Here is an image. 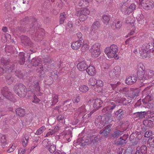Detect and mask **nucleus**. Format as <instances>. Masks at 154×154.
<instances>
[{"label":"nucleus","instance_id":"obj_1","mask_svg":"<svg viewBox=\"0 0 154 154\" xmlns=\"http://www.w3.org/2000/svg\"><path fill=\"white\" fill-rule=\"evenodd\" d=\"M154 76V71L147 69L143 72H139L138 73V78L139 80V82L141 83L140 86L144 85L146 82L145 81L150 79Z\"/></svg>","mask_w":154,"mask_h":154},{"label":"nucleus","instance_id":"obj_2","mask_svg":"<svg viewBox=\"0 0 154 154\" xmlns=\"http://www.w3.org/2000/svg\"><path fill=\"white\" fill-rule=\"evenodd\" d=\"M149 51L152 52H154V43H149L146 46L142 47L141 50H140V53L143 58H146L147 57Z\"/></svg>","mask_w":154,"mask_h":154},{"label":"nucleus","instance_id":"obj_3","mask_svg":"<svg viewBox=\"0 0 154 154\" xmlns=\"http://www.w3.org/2000/svg\"><path fill=\"white\" fill-rule=\"evenodd\" d=\"M13 90L15 93L20 97H24L26 94L25 86L21 84L15 85L14 87Z\"/></svg>","mask_w":154,"mask_h":154},{"label":"nucleus","instance_id":"obj_4","mask_svg":"<svg viewBox=\"0 0 154 154\" xmlns=\"http://www.w3.org/2000/svg\"><path fill=\"white\" fill-rule=\"evenodd\" d=\"M100 45L99 43H95L91 46L90 51L93 57L97 58L100 54L101 52L100 48Z\"/></svg>","mask_w":154,"mask_h":154},{"label":"nucleus","instance_id":"obj_5","mask_svg":"<svg viewBox=\"0 0 154 154\" xmlns=\"http://www.w3.org/2000/svg\"><path fill=\"white\" fill-rule=\"evenodd\" d=\"M151 92V90H149V88H145L143 91L142 94L143 95H147L142 100L144 104H147L153 100V97Z\"/></svg>","mask_w":154,"mask_h":154},{"label":"nucleus","instance_id":"obj_6","mask_svg":"<svg viewBox=\"0 0 154 154\" xmlns=\"http://www.w3.org/2000/svg\"><path fill=\"white\" fill-rule=\"evenodd\" d=\"M139 1L142 7L146 10H151L154 7V3L152 1L139 0Z\"/></svg>","mask_w":154,"mask_h":154},{"label":"nucleus","instance_id":"obj_7","mask_svg":"<svg viewBox=\"0 0 154 154\" xmlns=\"http://www.w3.org/2000/svg\"><path fill=\"white\" fill-rule=\"evenodd\" d=\"M113 93V94H112V97L116 99L115 100H114L124 105H126L129 103V102H127L125 98L124 97L121 98V97H120V95L119 93L116 91H114Z\"/></svg>","mask_w":154,"mask_h":154},{"label":"nucleus","instance_id":"obj_8","mask_svg":"<svg viewBox=\"0 0 154 154\" xmlns=\"http://www.w3.org/2000/svg\"><path fill=\"white\" fill-rule=\"evenodd\" d=\"M121 72V68L119 66H116L110 72L109 75L111 78H115L119 77Z\"/></svg>","mask_w":154,"mask_h":154},{"label":"nucleus","instance_id":"obj_9","mask_svg":"<svg viewBox=\"0 0 154 154\" xmlns=\"http://www.w3.org/2000/svg\"><path fill=\"white\" fill-rule=\"evenodd\" d=\"M104 53L109 59L114 58L115 60H118L119 58L118 54H116L112 51L110 50L107 47L105 48L104 50Z\"/></svg>","mask_w":154,"mask_h":154},{"label":"nucleus","instance_id":"obj_10","mask_svg":"<svg viewBox=\"0 0 154 154\" xmlns=\"http://www.w3.org/2000/svg\"><path fill=\"white\" fill-rule=\"evenodd\" d=\"M1 93L2 95L6 98L12 101V95L11 93L8 91V88L7 87L3 88L1 90Z\"/></svg>","mask_w":154,"mask_h":154},{"label":"nucleus","instance_id":"obj_11","mask_svg":"<svg viewBox=\"0 0 154 154\" xmlns=\"http://www.w3.org/2000/svg\"><path fill=\"white\" fill-rule=\"evenodd\" d=\"M104 85V83L101 80H96L95 86L94 88L95 91L98 92H100Z\"/></svg>","mask_w":154,"mask_h":154},{"label":"nucleus","instance_id":"obj_12","mask_svg":"<svg viewBox=\"0 0 154 154\" xmlns=\"http://www.w3.org/2000/svg\"><path fill=\"white\" fill-rule=\"evenodd\" d=\"M124 7V6L122 7V11L125 14L128 15L134 10L136 8V6L134 4H132L129 8H127L125 11H123L122 9Z\"/></svg>","mask_w":154,"mask_h":154},{"label":"nucleus","instance_id":"obj_13","mask_svg":"<svg viewBox=\"0 0 154 154\" xmlns=\"http://www.w3.org/2000/svg\"><path fill=\"white\" fill-rule=\"evenodd\" d=\"M86 71L89 75L91 76L94 75L96 73L95 68L92 65H90L87 67Z\"/></svg>","mask_w":154,"mask_h":154},{"label":"nucleus","instance_id":"obj_14","mask_svg":"<svg viewBox=\"0 0 154 154\" xmlns=\"http://www.w3.org/2000/svg\"><path fill=\"white\" fill-rule=\"evenodd\" d=\"M77 67L79 70L83 71L86 69L87 65L85 61H82L78 64Z\"/></svg>","mask_w":154,"mask_h":154},{"label":"nucleus","instance_id":"obj_15","mask_svg":"<svg viewBox=\"0 0 154 154\" xmlns=\"http://www.w3.org/2000/svg\"><path fill=\"white\" fill-rule=\"evenodd\" d=\"M110 126L108 125L104 129V130H101L100 132V134H102L105 137H107L110 131Z\"/></svg>","mask_w":154,"mask_h":154},{"label":"nucleus","instance_id":"obj_16","mask_svg":"<svg viewBox=\"0 0 154 154\" xmlns=\"http://www.w3.org/2000/svg\"><path fill=\"white\" fill-rule=\"evenodd\" d=\"M137 80V78L135 76H129L125 80V83L128 85H131L135 83Z\"/></svg>","mask_w":154,"mask_h":154},{"label":"nucleus","instance_id":"obj_17","mask_svg":"<svg viewBox=\"0 0 154 154\" xmlns=\"http://www.w3.org/2000/svg\"><path fill=\"white\" fill-rule=\"evenodd\" d=\"M82 43V42L80 41L74 42L72 44V48L74 50H77L81 47Z\"/></svg>","mask_w":154,"mask_h":154},{"label":"nucleus","instance_id":"obj_18","mask_svg":"<svg viewBox=\"0 0 154 154\" xmlns=\"http://www.w3.org/2000/svg\"><path fill=\"white\" fill-rule=\"evenodd\" d=\"M116 106L114 103H110V104L107 107L104 108L102 110V112H103L107 113L108 112H109L110 110L113 109L116 107Z\"/></svg>","mask_w":154,"mask_h":154},{"label":"nucleus","instance_id":"obj_19","mask_svg":"<svg viewBox=\"0 0 154 154\" xmlns=\"http://www.w3.org/2000/svg\"><path fill=\"white\" fill-rule=\"evenodd\" d=\"M77 143L81 146H84L87 143L89 144V139H87L85 140L82 138H80L78 139L77 140Z\"/></svg>","mask_w":154,"mask_h":154},{"label":"nucleus","instance_id":"obj_20","mask_svg":"<svg viewBox=\"0 0 154 154\" xmlns=\"http://www.w3.org/2000/svg\"><path fill=\"white\" fill-rule=\"evenodd\" d=\"M59 130V128L58 126H55L54 129L50 130L48 132L45 137H51V136L54 135L56 132L57 131Z\"/></svg>","mask_w":154,"mask_h":154},{"label":"nucleus","instance_id":"obj_21","mask_svg":"<svg viewBox=\"0 0 154 154\" xmlns=\"http://www.w3.org/2000/svg\"><path fill=\"white\" fill-rule=\"evenodd\" d=\"M90 12L89 9L88 8H83L81 10L79 11L75 15L78 16L79 13L83 14L87 16L90 14Z\"/></svg>","mask_w":154,"mask_h":154},{"label":"nucleus","instance_id":"obj_22","mask_svg":"<svg viewBox=\"0 0 154 154\" xmlns=\"http://www.w3.org/2000/svg\"><path fill=\"white\" fill-rule=\"evenodd\" d=\"M107 47L110 50L112 51L116 54H118L117 53L118 52L119 49L117 45L113 44Z\"/></svg>","mask_w":154,"mask_h":154},{"label":"nucleus","instance_id":"obj_23","mask_svg":"<svg viewBox=\"0 0 154 154\" xmlns=\"http://www.w3.org/2000/svg\"><path fill=\"white\" fill-rule=\"evenodd\" d=\"M85 108V106H83L79 108L78 109V114L83 116L82 118H84L85 114H86L87 112Z\"/></svg>","mask_w":154,"mask_h":154},{"label":"nucleus","instance_id":"obj_24","mask_svg":"<svg viewBox=\"0 0 154 154\" xmlns=\"http://www.w3.org/2000/svg\"><path fill=\"white\" fill-rule=\"evenodd\" d=\"M94 104L93 107L94 109H98L100 105L102 104V102L100 99H96L94 100Z\"/></svg>","mask_w":154,"mask_h":154},{"label":"nucleus","instance_id":"obj_25","mask_svg":"<svg viewBox=\"0 0 154 154\" xmlns=\"http://www.w3.org/2000/svg\"><path fill=\"white\" fill-rule=\"evenodd\" d=\"M135 22L134 20L130 17H127L125 19V22L128 26H133L134 25V23Z\"/></svg>","mask_w":154,"mask_h":154},{"label":"nucleus","instance_id":"obj_26","mask_svg":"<svg viewBox=\"0 0 154 154\" xmlns=\"http://www.w3.org/2000/svg\"><path fill=\"white\" fill-rule=\"evenodd\" d=\"M16 113L19 116L21 117L23 116L25 114V111L24 109L18 108L16 109Z\"/></svg>","mask_w":154,"mask_h":154},{"label":"nucleus","instance_id":"obj_27","mask_svg":"<svg viewBox=\"0 0 154 154\" xmlns=\"http://www.w3.org/2000/svg\"><path fill=\"white\" fill-rule=\"evenodd\" d=\"M137 75H138V73L139 72H143L145 71V67L143 64L142 63H139L137 66Z\"/></svg>","mask_w":154,"mask_h":154},{"label":"nucleus","instance_id":"obj_28","mask_svg":"<svg viewBox=\"0 0 154 154\" xmlns=\"http://www.w3.org/2000/svg\"><path fill=\"white\" fill-rule=\"evenodd\" d=\"M143 125L146 127L151 128L153 125V122L150 120H145L143 122Z\"/></svg>","mask_w":154,"mask_h":154},{"label":"nucleus","instance_id":"obj_29","mask_svg":"<svg viewBox=\"0 0 154 154\" xmlns=\"http://www.w3.org/2000/svg\"><path fill=\"white\" fill-rule=\"evenodd\" d=\"M40 58H33L31 61L32 64L34 66L38 65L40 63H41V61L40 60Z\"/></svg>","mask_w":154,"mask_h":154},{"label":"nucleus","instance_id":"obj_30","mask_svg":"<svg viewBox=\"0 0 154 154\" xmlns=\"http://www.w3.org/2000/svg\"><path fill=\"white\" fill-rule=\"evenodd\" d=\"M39 85V82H36V83L34 85V87L35 88V91L37 92V93H36V94L39 96H41L42 94L40 92V89Z\"/></svg>","mask_w":154,"mask_h":154},{"label":"nucleus","instance_id":"obj_31","mask_svg":"<svg viewBox=\"0 0 154 154\" xmlns=\"http://www.w3.org/2000/svg\"><path fill=\"white\" fill-rule=\"evenodd\" d=\"M99 25V23L98 22H94L91 27L90 30L91 31H94L97 30Z\"/></svg>","mask_w":154,"mask_h":154},{"label":"nucleus","instance_id":"obj_32","mask_svg":"<svg viewBox=\"0 0 154 154\" xmlns=\"http://www.w3.org/2000/svg\"><path fill=\"white\" fill-rule=\"evenodd\" d=\"M20 64H23L25 62V56L23 53H20V60L19 61Z\"/></svg>","mask_w":154,"mask_h":154},{"label":"nucleus","instance_id":"obj_33","mask_svg":"<svg viewBox=\"0 0 154 154\" xmlns=\"http://www.w3.org/2000/svg\"><path fill=\"white\" fill-rule=\"evenodd\" d=\"M46 128L45 126H42L37 130L35 134L40 135L45 130Z\"/></svg>","mask_w":154,"mask_h":154},{"label":"nucleus","instance_id":"obj_34","mask_svg":"<svg viewBox=\"0 0 154 154\" xmlns=\"http://www.w3.org/2000/svg\"><path fill=\"white\" fill-rule=\"evenodd\" d=\"M42 144L43 146L45 147H48L51 145V142L50 140L48 139H45L42 142Z\"/></svg>","mask_w":154,"mask_h":154},{"label":"nucleus","instance_id":"obj_35","mask_svg":"<svg viewBox=\"0 0 154 154\" xmlns=\"http://www.w3.org/2000/svg\"><path fill=\"white\" fill-rule=\"evenodd\" d=\"M96 80L94 78H91L89 79L88 82V85H92L95 86Z\"/></svg>","mask_w":154,"mask_h":154},{"label":"nucleus","instance_id":"obj_36","mask_svg":"<svg viewBox=\"0 0 154 154\" xmlns=\"http://www.w3.org/2000/svg\"><path fill=\"white\" fill-rule=\"evenodd\" d=\"M56 119L58 121L62 122L63 123H65V117L64 115H59L57 116Z\"/></svg>","mask_w":154,"mask_h":154},{"label":"nucleus","instance_id":"obj_37","mask_svg":"<svg viewBox=\"0 0 154 154\" xmlns=\"http://www.w3.org/2000/svg\"><path fill=\"white\" fill-rule=\"evenodd\" d=\"M79 91L82 92H86L88 90V88L86 85H82L79 88Z\"/></svg>","mask_w":154,"mask_h":154},{"label":"nucleus","instance_id":"obj_38","mask_svg":"<svg viewBox=\"0 0 154 154\" xmlns=\"http://www.w3.org/2000/svg\"><path fill=\"white\" fill-rule=\"evenodd\" d=\"M89 139V143H93L96 142L98 140V138L97 137L95 136H93L91 137Z\"/></svg>","mask_w":154,"mask_h":154},{"label":"nucleus","instance_id":"obj_39","mask_svg":"<svg viewBox=\"0 0 154 154\" xmlns=\"http://www.w3.org/2000/svg\"><path fill=\"white\" fill-rule=\"evenodd\" d=\"M131 27V28L129 32L127 35V37H129L131 35H132L136 31V28L134 26V25L133 26H130Z\"/></svg>","mask_w":154,"mask_h":154},{"label":"nucleus","instance_id":"obj_40","mask_svg":"<svg viewBox=\"0 0 154 154\" xmlns=\"http://www.w3.org/2000/svg\"><path fill=\"white\" fill-rule=\"evenodd\" d=\"M140 93V90L138 89H136L134 90L132 93V95L131 96L132 98H134L135 97L139 95Z\"/></svg>","mask_w":154,"mask_h":154},{"label":"nucleus","instance_id":"obj_41","mask_svg":"<svg viewBox=\"0 0 154 154\" xmlns=\"http://www.w3.org/2000/svg\"><path fill=\"white\" fill-rule=\"evenodd\" d=\"M66 17L65 13H63L61 14L60 16V24H63L64 22V21L65 20Z\"/></svg>","mask_w":154,"mask_h":154},{"label":"nucleus","instance_id":"obj_42","mask_svg":"<svg viewBox=\"0 0 154 154\" xmlns=\"http://www.w3.org/2000/svg\"><path fill=\"white\" fill-rule=\"evenodd\" d=\"M125 136V135H124L123 137H121L120 138L119 140V144L120 145H123L126 143V140L127 138L126 137V138H123V137H124Z\"/></svg>","mask_w":154,"mask_h":154},{"label":"nucleus","instance_id":"obj_43","mask_svg":"<svg viewBox=\"0 0 154 154\" xmlns=\"http://www.w3.org/2000/svg\"><path fill=\"white\" fill-rule=\"evenodd\" d=\"M79 19L80 21H83L86 20L88 18V16L86 15L83 14H80L79 13Z\"/></svg>","mask_w":154,"mask_h":154},{"label":"nucleus","instance_id":"obj_44","mask_svg":"<svg viewBox=\"0 0 154 154\" xmlns=\"http://www.w3.org/2000/svg\"><path fill=\"white\" fill-rule=\"evenodd\" d=\"M56 147L55 145H51L50 146L49 148H48L49 152L51 153H54L56 150Z\"/></svg>","mask_w":154,"mask_h":154},{"label":"nucleus","instance_id":"obj_45","mask_svg":"<svg viewBox=\"0 0 154 154\" xmlns=\"http://www.w3.org/2000/svg\"><path fill=\"white\" fill-rule=\"evenodd\" d=\"M28 139L29 137L27 136H25L24 138H23L22 144L24 147L26 146Z\"/></svg>","mask_w":154,"mask_h":154},{"label":"nucleus","instance_id":"obj_46","mask_svg":"<svg viewBox=\"0 0 154 154\" xmlns=\"http://www.w3.org/2000/svg\"><path fill=\"white\" fill-rule=\"evenodd\" d=\"M103 21L105 23H107L109 20V17L106 15H104L103 16Z\"/></svg>","mask_w":154,"mask_h":154},{"label":"nucleus","instance_id":"obj_47","mask_svg":"<svg viewBox=\"0 0 154 154\" xmlns=\"http://www.w3.org/2000/svg\"><path fill=\"white\" fill-rule=\"evenodd\" d=\"M123 134L122 132L119 131H115L112 134V136L114 137H118Z\"/></svg>","mask_w":154,"mask_h":154},{"label":"nucleus","instance_id":"obj_48","mask_svg":"<svg viewBox=\"0 0 154 154\" xmlns=\"http://www.w3.org/2000/svg\"><path fill=\"white\" fill-rule=\"evenodd\" d=\"M143 154H145L147 152V148L146 146L143 145L140 147V151Z\"/></svg>","mask_w":154,"mask_h":154},{"label":"nucleus","instance_id":"obj_49","mask_svg":"<svg viewBox=\"0 0 154 154\" xmlns=\"http://www.w3.org/2000/svg\"><path fill=\"white\" fill-rule=\"evenodd\" d=\"M58 101V96L57 95H54L52 100V103L53 104L56 103Z\"/></svg>","mask_w":154,"mask_h":154},{"label":"nucleus","instance_id":"obj_50","mask_svg":"<svg viewBox=\"0 0 154 154\" xmlns=\"http://www.w3.org/2000/svg\"><path fill=\"white\" fill-rule=\"evenodd\" d=\"M128 88L126 87L122 89H120L119 90V92L122 93L124 94H126L128 93Z\"/></svg>","mask_w":154,"mask_h":154},{"label":"nucleus","instance_id":"obj_51","mask_svg":"<svg viewBox=\"0 0 154 154\" xmlns=\"http://www.w3.org/2000/svg\"><path fill=\"white\" fill-rule=\"evenodd\" d=\"M138 21H141L144 18V16L142 14H139L137 15L136 17Z\"/></svg>","mask_w":154,"mask_h":154},{"label":"nucleus","instance_id":"obj_52","mask_svg":"<svg viewBox=\"0 0 154 154\" xmlns=\"http://www.w3.org/2000/svg\"><path fill=\"white\" fill-rule=\"evenodd\" d=\"M121 84V83L120 82H118L116 84H109L108 86H109V87H111L112 89L113 90L114 89H115L117 86L119 85H120Z\"/></svg>","mask_w":154,"mask_h":154},{"label":"nucleus","instance_id":"obj_53","mask_svg":"<svg viewBox=\"0 0 154 154\" xmlns=\"http://www.w3.org/2000/svg\"><path fill=\"white\" fill-rule=\"evenodd\" d=\"M80 97L79 96H76L73 99L72 101L74 103H78L79 102Z\"/></svg>","mask_w":154,"mask_h":154},{"label":"nucleus","instance_id":"obj_54","mask_svg":"<svg viewBox=\"0 0 154 154\" xmlns=\"http://www.w3.org/2000/svg\"><path fill=\"white\" fill-rule=\"evenodd\" d=\"M132 149L131 147H128L125 151V154H132Z\"/></svg>","mask_w":154,"mask_h":154},{"label":"nucleus","instance_id":"obj_55","mask_svg":"<svg viewBox=\"0 0 154 154\" xmlns=\"http://www.w3.org/2000/svg\"><path fill=\"white\" fill-rule=\"evenodd\" d=\"M148 142L150 145L154 146V137H152L149 138Z\"/></svg>","mask_w":154,"mask_h":154},{"label":"nucleus","instance_id":"obj_56","mask_svg":"<svg viewBox=\"0 0 154 154\" xmlns=\"http://www.w3.org/2000/svg\"><path fill=\"white\" fill-rule=\"evenodd\" d=\"M89 45L87 44H84L82 48V51L87 50L89 49Z\"/></svg>","mask_w":154,"mask_h":154},{"label":"nucleus","instance_id":"obj_57","mask_svg":"<svg viewBox=\"0 0 154 154\" xmlns=\"http://www.w3.org/2000/svg\"><path fill=\"white\" fill-rule=\"evenodd\" d=\"M152 135V132L149 131L146 132L144 134V137H148Z\"/></svg>","mask_w":154,"mask_h":154},{"label":"nucleus","instance_id":"obj_58","mask_svg":"<svg viewBox=\"0 0 154 154\" xmlns=\"http://www.w3.org/2000/svg\"><path fill=\"white\" fill-rule=\"evenodd\" d=\"M16 148V145L14 144L8 150V152L10 153L13 151Z\"/></svg>","mask_w":154,"mask_h":154},{"label":"nucleus","instance_id":"obj_59","mask_svg":"<svg viewBox=\"0 0 154 154\" xmlns=\"http://www.w3.org/2000/svg\"><path fill=\"white\" fill-rule=\"evenodd\" d=\"M81 30L83 32H85L88 29V27L85 25H82L80 27Z\"/></svg>","mask_w":154,"mask_h":154},{"label":"nucleus","instance_id":"obj_60","mask_svg":"<svg viewBox=\"0 0 154 154\" xmlns=\"http://www.w3.org/2000/svg\"><path fill=\"white\" fill-rule=\"evenodd\" d=\"M72 137L71 134L66 135H65L64 138L66 139L67 141L69 142L71 141V138Z\"/></svg>","mask_w":154,"mask_h":154},{"label":"nucleus","instance_id":"obj_61","mask_svg":"<svg viewBox=\"0 0 154 154\" xmlns=\"http://www.w3.org/2000/svg\"><path fill=\"white\" fill-rule=\"evenodd\" d=\"M40 100L35 95H34L33 97V100L32 102L36 103H38L40 101Z\"/></svg>","mask_w":154,"mask_h":154},{"label":"nucleus","instance_id":"obj_62","mask_svg":"<svg viewBox=\"0 0 154 154\" xmlns=\"http://www.w3.org/2000/svg\"><path fill=\"white\" fill-rule=\"evenodd\" d=\"M121 26V24L120 21H118L115 23V27L116 28L119 29L120 28Z\"/></svg>","mask_w":154,"mask_h":154},{"label":"nucleus","instance_id":"obj_63","mask_svg":"<svg viewBox=\"0 0 154 154\" xmlns=\"http://www.w3.org/2000/svg\"><path fill=\"white\" fill-rule=\"evenodd\" d=\"M6 136L2 135L1 137V141L2 143H5L6 142Z\"/></svg>","mask_w":154,"mask_h":154},{"label":"nucleus","instance_id":"obj_64","mask_svg":"<svg viewBox=\"0 0 154 154\" xmlns=\"http://www.w3.org/2000/svg\"><path fill=\"white\" fill-rule=\"evenodd\" d=\"M25 151L26 150L25 149L20 148L18 150V154H23Z\"/></svg>","mask_w":154,"mask_h":154}]
</instances>
